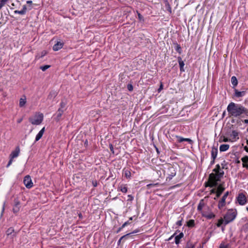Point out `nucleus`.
I'll return each mask as SVG.
<instances>
[{"label": "nucleus", "instance_id": "1", "mask_svg": "<svg viewBox=\"0 0 248 248\" xmlns=\"http://www.w3.org/2000/svg\"><path fill=\"white\" fill-rule=\"evenodd\" d=\"M221 166L222 168L219 164L216 165L215 168L213 170L215 173H211L209 175V178L211 187L217 186L218 182H220L221 178L223 177L224 172L223 169L224 168V166L223 163L221 164Z\"/></svg>", "mask_w": 248, "mask_h": 248}, {"label": "nucleus", "instance_id": "2", "mask_svg": "<svg viewBox=\"0 0 248 248\" xmlns=\"http://www.w3.org/2000/svg\"><path fill=\"white\" fill-rule=\"evenodd\" d=\"M227 110L230 117H238L243 114V106L233 102L228 105Z\"/></svg>", "mask_w": 248, "mask_h": 248}, {"label": "nucleus", "instance_id": "3", "mask_svg": "<svg viewBox=\"0 0 248 248\" xmlns=\"http://www.w3.org/2000/svg\"><path fill=\"white\" fill-rule=\"evenodd\" d=\"M237 216V211L232 209L228 210L227 213L224 216V219L225 220V224H228L232 222L236 218Z\"/></svg>", "mask_w": 248, "mask_h": 248}, {"label": "nucleus", "instance_id": "4", "mask_svg": "<svg viewBox=\"0 0 248 248\" xmlns=\"http://www.w3.org/2000/svg\"><path fill=\"white\" fill-rule=\"evenodd\" d=\"M165 172L166 173V175H167V177L166 178V181H170L176 174V168H174L172 165H169L168 166L167 170H166Z\"/></svg>", "mask_w": 248, "mask_h": 248}, {"label": "nucleus", "instance_id": "5", "mask_svg": "<svg viewBox=\"0 0 248 248\" xmlns=\"http://www.w3.org/2000/svg\"><path fill=\"white\" fill-rule=\"evenodd\" d=\"M44 116L43 114H40L35 116L34 118H30L29 121L34 125H39L43 120Z\"/></svg>", "mask_w": 248, "mask_h": 248}, {"label": "nucleus", "instance_id": "6", "mask_svg": "<svg viewBox=\"0 0 248 248\" xmlns=\"http://www.w3.org/2000/svg\"><path fill=\"white\" fill-rule=\"evenodd\" d=\"M236 200L240 205H244L248 202V199L246 195L244 193H240L236 197Z\"/></svg>", "mask_w": 248, "mask_h": 248}, {"label": "nucleus", "instance_id": "7", "mask_svg": "<svg viewBox=\"0 0 248 248\" xmlns=\"http://www.w3.org/2000/svg\"><path fill=\"white\" fill-rule=\"evenodd\" d=\"M23 183L27 188H31L33 186L31 177L28 175L24 177Z\"/></svg>", "mask_w": 248, "mask_h": 248}, {"label": "nucleus", "instance_id": "8", "mask_svg": "<svg viewBox=\"0 0 248 248\" xmlns=\"http://www.w3.org/2000/svg\"><path fill=\"white\" fill-rule=\"evenodd\" d=\"M229 194V192L227 191L225 193L221 200L218 202V208L219 209H222L225 206L226 204V199Z\"/></svg>", "mask_w": 248, "mask_h": 248}, {"label": "nucleus", "instance_id": "9", "mask_svg": "<svg viewBox=\"0 0 248 248\" xmlns=\"http://www.w3.org/2000/svg\"><path fill=\"white\" fill-rule=\"evenodd\" d=\"M14 205L13 208V212L15 214L17 213L20 208V202L17 199H15L14 201Z\"/></svg>", "mask_w": 248, "mask_h": 248}, {"label": "nucleus", "instance_id": "10", "mask_svg": "<svg viewBox=\"0 0 248 248\" xmlns=\"http://www.w3.org/2000/svg\"><path fill=\"white\" fill-rule=\"evenodd\" d=\"M64 111L58 109L57 112L53 115L54 120L56 122H59L61 120V117Z\"/></svg>", "mask_w": 248, "mask_h": 248}, {"label": "nucleus", "instance_id": "11", "mask_svg": "<svg viewBox=\"0 0 248 248\" xmlns=\"http://www.w3.org/2000/svg\"><path fill=\"white\" fill-rule=\"evenodd\" d=\"M123 173L124 177L127 179H130L131 178V173L130 169L128 168H124L123 170Z\"/></svg>", "mask_w": 248, "mask_h": 248}, {"label": "nucleus", "instance_id": "12", "mask_svg": "<svg viewBox=\"0 0 248 248\" xmlns=\"http://www.w3.org/2000/svg\"><path fill=\"white\" fill-rule=\"evenodd\" d=\"M202 215L203 217H206L207 219H208L214 218L215 217V215L212 212L207 213L206 212L204 211L202 212Z\"/></svg>", "mask_w": 248, "mask_h": 248}, {"label": "nucleus", "instance_id": "13", "mask_svg": "<svg viewBox=\"0 0 248 248\" xmlns=\"http://www.w3.org/2000/svg\"><path fill=\"white\" fill-rule=\"evenodd\" d=\"M64 43L61 41H58L53 46L54 51H58L61 49L63 46Z\"/></svg>", "mask_w": 248, "mask_h": 248}, {"label": "nucleus", "instance_id": "14", "mask_svg": "<svg viewBox=\"0 0 248 248\" xmlns=\"http://www.w3.org/2000/svg\"><path fill=\"white\" fill-rule=\"evenodd\" d=\"M176 137L177 139V141L179 143H181L183 141H187L188 143H189L190 144H191L193 142L192 140L191 139H188V138H184L182 137L178 136H177Z\"/></svg>", "mask_w": 248, "mask_h": 248}, {"label": "nucleus", "instance_id": "15", "mask_svg": "<svg viewBox=\"0 0 248 248\" xmlns=\"http://www.w3.org/2000/svg\"><path fill=\"white\" fill-rule=\"evenodd\" d=\"M19 152H20L19 148V147H17L16 148V150L15 151L12 152V153H11V154L10 155V158L12 159H13L14 158L17 157L19 155Z\"/></svg>", "mask_w": 248, "mask_h": 248}, {"label": "nucleus", "instance_id": "16", "mask_svg": "<svg viewBox=\"0 0 248 248\" xmlns=\"http://www.w3.org/2000/svg\"><path fill=\"white\" fill-rule=\"evenodd\" d=\"M218 153L217 148L213 146L211 150V158L216 159Z\"/></svg>", "mask_w": 248, "mask_h": 248}, {"label": "nucleus", "instance_id": "17", "mask_svg": "<svg viewBox=\"0 0 248 248\" xmlns=\"http://www.w3.org/2000/svg\"><path fill=\"white\" fill-rule=\"evenodd\" d=\"M178 62H179V64L180 66V70L181 72H184L185 69L184 68L185 63L184 61L182 60L181 57H178Z\"/></svg>", "mask_w": 248, "mask_h": 248}, {"label": "nucleus", "instance_id": "18", "mask_svg": "<svg viewBox=\"0 0 248 248\" xmlns=\"http://www.w3.org/2000/svg\"><path fill=\"white\" fill-rule=\"evenodd\" d=\"M27 8L26 5H24L21 10H15L14 11L15 14H18L21 15H25L27 12Z\"/></svg>", "mask_w": 248, "mask_h": 248}, {"label": "nucleus", "instance_id": "19", "mask_svg": "<svg viewBox=\"0 0 248 248\" xmlns=\"http://www.w3.org/2000/svg\"><path fill=\"white\" fill-rule=\"evenodd\" d=\"M118 191H120L124 193H126L127 192V187L126 185L122 184L119 186Z\"/></svg>", "mask_w": 248, "mask_h": 248}, {"label": "nucleus", "instance_id": "20", "mask_svg": "<svg viewBox=\"0 0 248 248\" xmlns=\"http://www.w3.org/2000/svg\"><path fill=\"white\" fill-rule=\"evenodd\" d=\"M45 130V128L44 127L37 134L35 137V141H38L43 136Z\"/></svg>", "mask_w": 248, "mask_h": 248}, {"label": "nucleus", "instance_id": "21", "mask_svg": "<svg viewBox=\"0 0 248 248\" xmlns=\"http://www.w3.org/2000/svg\"><path fill=\"white\" fill-rule=\"evenodd\" d=\"M57 93L55 91H51L50 92L48 96L47 99L53 100L55 97L57 96Z\"/></svg>", "mask_w": 248, "mask_h": 248}, {"label": "nucleus", "instance_id": "22", "mask_svg": "<svg viewBox=\"0 0 248 248\" xmlns=\"http://www.w3.org/2000/svg\"><path fill=\"white\" fill-rule=\"evenodd\" d=\"M184 237V234L183 232L180 233L178 235L175 237V243L178 245L180 242V239Z\"/></svg>", "mask_w": 248, "mask_h": 248}, {"label": "nucleus", "instance_id": "23", "mask_svg": "<svg viewBox=\"0 0 248 248\" xmlns=\"http://www.w3.org/2000/svg\"><path fill=\"white\" fill-rule=\"evenodd\" d=\"M234 92H235L234 95L236 97H240L243 96L245 95V93H246L245 91H242V92L238 91L237 90H236L235 89H234Z\"/></svg>", "mask_w": 248, "mask_h": 248}, {"label": "nucleus", "instance_id": "24", "mask_svg": "<svg viewBox=\"0 0 248 248\" xmlns=\"http://www.w3.org/2000/svg\"><path fill=\"white\" fill-rule=\"evenodd\" d=\"M222 225L225 226L227 224H225V220L224 219V218H220L218 220L216 225L217 227H220Z\"/></svg>", "mask_w": 248, "mask_h": 248}, {"label": "nucleus", "instance_id": "25", "mask_svg": "<svg viewBox=\"0 0 248 248\" xmlns=\"http://www.w3.org/2000/svg\"><path fill=\"white\" fill-rule=\"evenodd\" d=\"M204 206V201H203V200H201L200 201V202L199 203V204H198V207H197V210L199 212H201V213H202V212L203 211H202V208H203Z\"/></svg>", "mask_w": 248, "mask_h": 248}, {"label": "nucleus", "instance_id": "26", "mask_svg": "<svg viewBox=\"0 0 248 248\" xmlns=\"http://www.w3.org/2000/svg\"><path fill=\"white\" fill-rule=\"evenodd\" d=\"M26 103V97L25 95L23 97L21 98L19 100V106L20 107H23L25 106Z\"/></svg>", "mask_w": 248, "mask_h": 248}, {"label": "nucleus", "instance_id": "27", "mask_svg": "<svg viewBox=\"0 0 248 248\" xmlns=\"http://www.w3.org/2000/svg\"><path fill=\"white\" fill-rule=\"evenodd\" d=\"M229 144H221L219 147V150L220 152H225L228 150L229 148Z\"/></svg>", "mask_w": 248, "mask_h": 248}, {"label": "nucleus", "instance_id": "28", "mask_svg": "<svg viewBox=\"0 0 248 248\" xmlns=\"http://www.w3.org/2000/svg\"><path fill=\"white\" fill-rule=\"evenodd\" d=\"M231 137L232 138V139L234 140H236L239 139L238 137V133L235 130H233L231 134Z\"/></svg>", "mask_w": 248, "mask_h": 248}, {"label": "nucleus", "instance_id": "29", "mask_svg": "<svg viewBox=\"0 0 248 248\" xmlns=\"http://www.w3.org/2000/svg\"><path fill=\"white\" fill-rule=\"evenodd\" d=\"M231 83L233 85V88H235L238 84L237 78L235 76H232L231 78Z\"/></svg>", "mask_w": 248, "mask_h": 248}, {"label": "nucleus", "instance_id": "30", "mask_svg": "<svg viewBox=\"0 0 248 248\" xmlns=\"http://www.w3.org/2000/svg\"><path fill=\"white\" fill-rule=\"evenodd\" d=\"M66 105V102L62 100L60 104V108L58 109H60L62 111H65L66 110L65 106Z\"/></svg>", "mask_w": 248, "mask_h": 248}, {"label": "nucleus", "instance_id": "31", "mask_svg": "<svg viewBox=\"0 0 248 248\" xmlns=\"http://www.w3.org/2000/svg\"><path fill=\"white\" fill-rule=\"evenodd\" d=\"M175 45V50L179 54H181L182 53V48L180 45L178 44L177 43H174Z\"/></svg>", "mask_w": 248, "mask_h": 248}, {"label": "nucleus", "instance_id": "32", "mask_svg": "<svg viewBox=\"0 0 248 248\" xmlns=\"http://www.w3.org/2000/svg\"><path fill=\"white\" fill-rule=\"evenodd\" d=\"M195 226V221L193 219H190L187 222V226L190 228L193 227Z\"/></svg>", "mask_w": 248, "mask_h": 248}, {"label": "nucleus", "instance_id": "33", "mask_svg": "<svg viewBox=\"0 0 248 248\" xmlns=\"http://www.w3.org/2000/svg\"><path fill=\"white\" fill-rule=\"evenodd\" d=\"M182 215H181L178 218L179 220L176 223V225H177L178 226H181L182 225V221L183 220V217H182Z\"/></svg>", "mask_w": 248, "mask_h": 248}, {"label": "nucleus", "instance_id": "34", "mask_svg": "<svg viewBox=\"0 0 248 248\" xmlns=\"http://www.w3.org/2000/svg\"><path fill=\"white\" fill-rule=\"evenodd\" d=\"M224 190V188L218 187L216 194L217 197L218 198L219 197H220Z\"/></svg>", "mask_w": 248, "mask_h": 248}, {"label": "nucleus", "instance_id": "35", "mask_svg": "<svg viewBox=\"0 0 248 248\" xmlns=\"http://www.w3.org/2000/svg\"><path fill=\"white\" fill-rule=\"evenodd\" d=\"M46 54V51L45 50H44V51H42L41 56H39L38 55L36 56V59H39L40 58H42L44 56H45Z\"/></svg>", "mask_w": 248, "mask_h": 248}, {"label": "nucleus", "instance_id": "36", "mask_svg": "<svg viewBox=\"0 0 248 248\" xmlns=\"http://www.w3.org/2000/svg\"><path fill=\"white\" fill-rule=\"evenodd\" d=\"M14 232V229L13 228L11 227V228H9L7 230L6 233L8 235H9L11 234Z\"/></svg>", "mask_w": 248, "mask_h": 248}, {"label": "nucleus", "instance_id": "37", "mask_svg": "<svg viewBox=\"0 0 248 248\" xmlns=\"http://www.w3.org/2000/svg\"><path fill=\"white\" fill-rule=\"evenodd\" d=\"M50 67V65H45L41 66L40 69L43 71H45L46 69L49 68Z\"/></svg>", "mask_w": 248, "mask_h": 248}, {"label": "nucleus", "instance_id": "38", "mask_svg": "<svg viewBox=\"0 0 248 248\" xmlns=\"http://www.w3.org/2000/svg\"><path fill=\"white\" fill-rule=\"evenodd\" d=\"M230 246L229 244H225L223 243L220 244L219 248H229Z\"/></svg>", "mask_w": 248, "mask_h": 248}, {"label": "nucleus", "instance_id": "39", "mask_svg": "<svg viewBox=\"0 0 248 248\" xmlns=\"http://www.w3.org/2000/svg\"><path fill=\"white\" fill-rule=\"evenodd\" d=\"M242 161L243 163L245 164V163L248 162V156H245L242 158Z\"/></svg>", "mask_w": 248, "mask_h": 248}, {"label": "nucleus", "instance_id": "40", "mask_svg": "<svg viewBox=\"0 0 248 248\" xmlns=\"http://www.w3.org/2000/svg\"><path fill=\"white\" fill-rule=\"evenodd\" d=\"M243 114H245L247 116H248V109L243 106Z\"/></svg>", "mask_w": 248, "mask_h": 248}, {"label": "nucleus", "instance_id": "41", "mask_svg": "<svg viewBox=\"0 0 248 248\" xmlns=\"http://www.w3.org/2000/svg\"><path fill=\"white\" fill-rule=\"evenodd\" d=\"M8 1V0H1L0 1V5L3 7Z\"/></svg>", "mask_w": 248, "mask_h": 248}, {"label": "nucleus", "instance_id": "42", "mask_svg": "<svg viewBox=\"0 0 248 248\" xmlns=\"http://www.w3.org/2000/svg\"><path fill=\"white\" fill-rule=\"evenodd\" d=\"M127 89L129 91H133V87L132 86V84H128L127 85Z\"/></svg>", "mask_w": 248, "mask_h": 248}, {"label": "nucleus", "instance_id": "43", "mask_svg": "<svg viewBox=\"0 0 248 248\" xmlns=\"http://www.w3.org/2000/svg\"><path fill=\"white\" fill-rule=\"evenodd\" d=\"M127 197V201L132 202L134 200V197L131 195H128Z\"/></svg>", "mask_w": 248, "mask_h": 248}, {"label": "nucleus", "instance_id": "44", "mask_svg": "<svg viewBox=\"0 0 248 248\" xmlns=\"http://www.w3.org/2000/svg\"><path fill=\"white\" fill-rule=\"evenodd\" d=\"M130 234H131L130 233H127L125 235H124L123 236H122L121 238H120V240H122L125 238H126L128 235H129Z\"/></svg>", "mask_w": 248, "mask_h": 248}, {"label": "nucleus", "instance_id": "45", "mask_svg": "<svg viewBox=\"0 0 248 248\" xmlns=\"http://www.w3.org/2000/svg\"><path fill=\"white\" fill-rule=\"evenodd\" d=\"M130 234H131L130 233H127L125 235H124L123 236H122L121 238H120V240H122L125 238H126L128 235H129Z\"/></svg>", "mask_w": 248, "mask_h": 248}, {"label": "nucleus", "instance_id": "46", "mask_svg": "<svg viewBox=\"0 0 248 248\" xmlns=\"http://www.w3.org/2000/svg\"><path fill=\"white\" fill-rule=\"evenodd\" d=\"M92 185L94 187H96L98 185V182L96 180L93 181Z\"/></svg>", "mask_w": 248, "mask_h": 248}, {"label": "nucleus", "instance_id": "47", "mask_svg": "<svg viewBox=\"0 0 248 248\" xmlns=\"http://www.w3.org/2000/svg\"><path fill=\"white\" fill-rule=\"evenodd\" d=\"M130 224V222L129 221H126L125 222L122 226V228H124V227H125L126 226L129 225Z\"/></svg>", "mask_w": 248, "mask_h": 248}, {"label": "nucleus", "instance_id": "48", "mask_svg": "<svg viewBox=\"0 0 248 248\" xmlns=\"http://www.w3.org/2000/svg\"><path fill=\"white\" fill-rule=\"evenodd\" d=\"M243 228L247 231L248 230V222L243 225Z\"/></svg>", "mask_w": 248, "mask_h": 248}, {"label": "nucleus", "instance_id": "49", "mask_svg": "<svg viewBox=\"0 0 248 248\" xmlns=\"http://www.w3.org/2000/svg\"><path fill=\"white\" fill-rule=\"evenodd\" d=\"M185 248H195V246L192 244H187Z\"/></svg>", "mask_w": 248, "mask_h": 248}, {"label": "nucleus", "instance_id": "50", "mask_svg": "<svg viewBox=\"0 0 248 248\" xmlns=\"http://www.w3.org/2000/svg\"><path fill=\"white\" fill-rule=\"evenodd\" d=\"M13 159H12V158H10V160L9 161V162L8 163V164L7 165V166H6L7 168L9 167L11 165V164H12V161H13Z\"/></svg>", "mask_w": 248, "mask_h": 248}, {"label": "nucleus", "instance_id": "51", "mask_svg": "<svg viewBox=\"0 0 248 248\" xmlns=\"http://www.w3.org/2000/svg\"><path fill=\"white\" fill-rule=\"evenodd\" d=\"M163 85L162 83H161L159 88L158 89V92H160L163 89Z\"/></svg>", "mask_w": 248, "mask_h": 248}, {"label": "nucleus", "instance_id": "52", "mask_svg": "<svg viewBox=\"0 0 248 248\" xmlns=\"http://www.w3.org/2000/svg\"><path fill=\"white\" fill-rule=\"evenodd\" d=\"M167 9L168 11H169L170 13L171 12V7H170V5L169 4H168V5L167 6Z\"/></svg>", "mask_w": 248, "mask_h": 248}, {"label": "nucleus", "instance_id": "53", "mask_svg": "<svg viewBox=\"0 0 248 248\" xmlns=\"http://www.w3.org/2000/svg\"><path fill=\"white\" fill-rule=\"evenodd\" d=\"M109 149L112 153H114L113 147L112 144L109 145Z\"/></svg>", "mask_w": 248, "mask_h": 248}, {"label": "nucleus", "instance_id": "54", "mask_svg": "<svg viewBox=\"0 0 248 248\" xmlns=\"http://www.w3.org/2000/svg\"><path fill=\"white\" fill-rule=\"evenodd\" d=\"M123 229V228H122V226H121V227H120V228H118V229L117 230L116 232H117V233H119V232H120L122 231V230Z\"/></svg>", "mask_w": 248, "mask_h": 248}, {"label": "nucleus", "instance_id": "55", "mask_svg": "<svg viewBox=\"0 0 248 248\" xmlns=\"http://www.w3.org/2000/svg\"><path fill=\"white\" fill-rule=\"evenodd\" d=\"M180 185H181V184H177V185H175L174 186H172L171 188H173L174 187H179L180 186Z\"/></svg>", "mask_w": 248, "mask_h": 248}, {"label": "nucleus", "instance_id": "56", "mask_svg": "<svg viewBox=\"0 0 248 248\" xmlns=\"http://www.w3.org/2000/svg\"><path fill=\"white\" fill-rule=\"evenodd\" d=\"M5 202H4L3 205V206H2V214L3 213V212H4V209H5Z\"/></svg>", "mask_w": 248, "mask_h": 248}, {"label": "nucleus", "instance_id": "57", "mask_svg": "<svg viewBox=\"0 0 248 248\" xmlns=\"http://www.w3.org/2000/svg\"><path fill=\"white\" fill-rule=\"evenodd\" d=\"M215 159H212V160H211V161L210 162V165H213L215 163Z\"/></svg>", "mask_w": 248, "mask_h": 248}, {"label": "nucleus", "instance_id": "58", "mask_svg": "<svg viewBox=\"0 0 248 248\" xmlns=\"http://www.w3.org/2000/svg\"><path fill=\"white\" fill-rule=\"evenodd\" d=\"M243 167L246 168L248 169V164H246L243 163Z\"/></svg>", "mask_w": 248, "mask_h": 248}, {"label": "nucleus", "instance_id": "59", "mask_svg": "<svg viewBox=\"0 0 248 248\" xmlns=\"http://www.w3.org/2000/svg\"><path fill=\"white\" fill-rule=\"evenodd\" d=\"M27 4H30V5H31V4H32V1H31V0H27Z\"/></svg>", "mask_w": 248, "mask_h": 248}, {"label": "nucleus", "instance_id": "60", "mask_svg": "<svg viewBox=\"0 0 248 248\" xmlns=\"http://www.w3.org/2000/svg\"><path fill=\"white\" fill-rule=\"evenodd\" d=\"M176 233H174L172 235H171L169 239H168V240H170L175 235Z\"/></svg>", "mask_w": 248, "mask_h": 248}, {"label": "nucleus", "instance_id": "61", "mask_svg": "<svg viewBox=\"0 0 248 248\" xmlns=\"http://www.w3.org/2000/svg\"><path fill=\"white\" fill-rule=\"evenodd\" d=\"M22 119H18V120L17 121V122L18 123H20L22 122Z\"/></svg>", "mask_w": 248, "mask_h": 248}, {"label": "nucleus", "instance_id": "62", "mask_svg": "<svg viewBox=\"0 0 248 248\" xmlns=\"http://www.w3.org/2000/svg\"><path fill=\"white\" fill-rule=\"evenodd\" d=\"M243 122L245 123V124H248V119H246Z\"/></svg>", "mask_w": 248, "mask_h": 248}, {"label": "nucleus", "instance_id": "63", "mask_svg": "<svg viewBox=\"0 0 248 248\" xmlns=\"http://www.w3.org/2000/svg\"><path fill=\"white\" fill-rule=\"evenodd\" d=\"M244 149L245 150V151L247 152H248V147L247 146H245L244 147Z\"/></svg>", "mask_w": 248, "mask_h": 248}, {"label": "nucleus", "instance_id": "64", "mask_svg": "<svg viewBox=\"0 0 248 248\" xmlns=\"http://www.w3.org/2000/svg\"><path fill=\"white\" fill-rule=\"evenodd\" d=\"M78 217L80 218H82V215L81 213H79L78 214Z\"/></svg>", "mask_w": 248, "mask_h": 248}]
</instances>
